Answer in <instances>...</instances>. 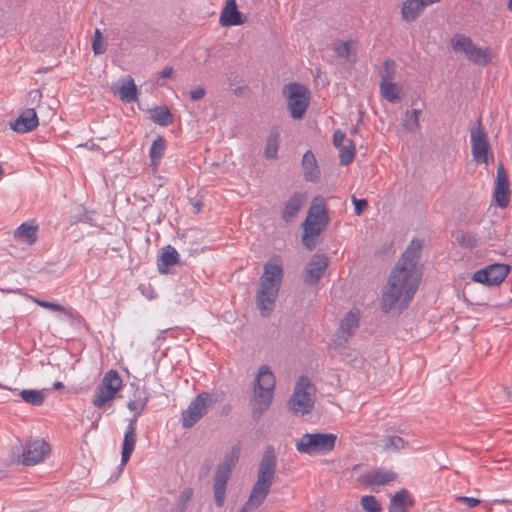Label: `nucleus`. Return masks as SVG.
<instances>
[{
  "mask_svg": "<svg viewBox=\"0 0 512 512\" xmlns=\"http://www.w3.org/2000/svg\"><path fill=\"white\" fill-rule=\"evenodd\" d=\"M345 133H343L341 130H336L333 133V145L336 148H340L343 146V141L345 140Z\"/></svg>",
  "mask_w": 512,
  "mask_h": 512,
  "instance_id": "47",
  "label": "nucleus"
},
{
  "mask_svg": "<svg viewBox=\"0 0 512 512\" xmlns=\"http://www.w3.org/2000/svg\"><path fill=\"white\" fill-rule=\"evenodd\" d=\"M166 140L162 136H158L153 142L149 150L151 165L157 168L164 156L166 150Z\"/></svg>",
  "mask_w": 512,
  "mask_h": 512,
  "instance_id": "29",
  "label": "nucleus"
},
{
  "mask_svg": "<svg viewBox=\"0 0 512 512\" xmlns=\"http://www.w3.org/2000/svg\"><path fill=\"white\" fill-rule=\"evenodd\" d=\"M329 224V217L327 215L324 199L316 196L308 211L307 218L303 224L304 231L314 236H319L321 232Z\"/></svg>",
  "mask_w": 512,
  "mask_h": 512,
  "instance_id": "12",
  "label": "nucleus"
},
{
  "mask_svg": "<svg viewBox=\"0 0 512 512\" xmlns=\"http://www.w3.org/2000/svg\"><path fill=\"white\" fill-rule=\"evenodd\" d=\"M510 267L506 264L495 263L476 271L472 280L486 286H499L507 277Z\"/></svg>",
  "mask_w": 512,
  "mask_h": 512,
  "instance_id": "15",
  "label": "nucleus"
},
{
  "mask_svg": "<svg viewBox=\"0 0 512 512\" xmlns=\"http://www.w3.org/2000/svg\"><path fill=\"white\" fill-rule=\"evenodd\" d=\"M260 286L256 294V304L263 317H267L274 309L275 301L283 279V268L279 258L264 264Z\"/></svg>",
  "mask_w": 512,
  "mask_h": 512,
  "instance_id": "2",
  "label": "nucleus"
},
{
  "mask_svg": "<svg viewBox=\"0 0 512 512\" xmlns=\"http://www.w3.org/2000/svg\"><path fill=\"white\" fill-rule=\"evenodd\" d=\"M421 114H422V109H413L410 111L411 117L412 118L415 117L416 120H419Z\"/></svg>",
  "mask_w": 512,
  "mask_h": 512,
  "instance_id": "51",
  "label": "nucleus"
},
{
  "mask_svg": "<svg viewBox=\"0 0 512 512\" xmlns=\"http://www.w3.org/2000/svg\"><path fill=\"white\" fill-rule=\"evenodd\" d=\"M193 496V490L190 487L185 488L178 499V508L181 512L187 509V504Z\"/></svg>",
  "mask_w": 512,
  "mask_h": 512,
  "instance_id": "43",
  "label": "nucleus"
},
{
  "mask_svg": "<svg viewBox=\"0 0 512 512\" xmlns=\"http://www.w3.org/2000/svg\"><path fill=\"white\" fill-rule=\"evenodd\" d=\"M201 206H202V204H201V203H199V202H197V203H195V204H194V208L196 209V211H197V212H198V211H200Z\"/></svg>",
  "mask_w": 512,
  "mask_h": 512,
  "instance_id": "54",
  "label": "nucleus"
},
{
  "mask_svg": "<svg viewBox=\"0 0 512 512\" xmlns=\"http://www.w3.org/2000/svg\"><path fill=\"white\" fill-rule=\"evenodd\" d=\"M455 241L466 248H474L478 244V239L474 235L462 230L456 232Z\"/></svg>",
  "mask_w": 512,
  "mask_h": 512,
  "instance_id": "40",
  "label": "nucleus"
},
{
  "mask_svg": "<svg viewBox=\"0 0 512 512\" xmlns=\"http://www.w3.org/2000/svg\"><path fill=\"white\" fill-rule=\"evenodd\" d=\"M352 41H336L332 44V50L339 58H345L348 61H354L355 53L351 51Z\"/></svg>",
  "mask_w": 512,
  "mask_h": 512,
  "instance_id": "33",
  "label": "nucleus"
},
{
  "mask_svg": "<svg viewBox=\"0 0 512 512\" xmlns=\"http://www.w3.org/2000/svg\"><path fill=\"white\" fill-rule=\"evenodd\" d=\"M360 504L366 512H382V505L374 495L362 496Z\"/></svg>",
  "mask_w": 512,
  "mask_h": 512,
  "instance_id": "39",
  "label": "nucleus"
},
{
  "mask_svg": "<svg viewBox=\"0 0 512 512\" xmlns=\"http://www.w3.org/2000/svg\"><path fill=\"white\" fill-rule=\"evenodd\" d=\"M206 94V90L203 87H197L189 92L190 99L197 101L202 99Z\"/></svg>",
  "mask_w": 512,
  "mask_h": 512,
  "instance_id": "48",
  "label": "nucleus"
},
{
  "mask_svg": "<svg viewBox=\"0 0 512 512\" xmlns=\"http://www.w3.org/2000/svg\"><path fill=\"white\" fill-rule=\"evenodd\" d=\"M34 301L40 307H43V308H46V309H49L52 311H56V312H61V313L65 314L66 316H68L69 318L77 320L78 322L83 321L82 317L79 315V313L77 311H75L73 309H67L66 307H64L61 304L46 301V300H38V299H35Z\"/></svg>",
  "mask_w": 512,
  "mask_h": 512,
  "instance_id": "30",
  "label": "nucleus"
},
{
  "mask_svg": "<svg viewBox=\"0 0 512 512\" xmlns=\"http://www.w3.org/2000/svg\"><path fill=\"white\" fill-rule=\"evenodd\" d=\"M303 175L306 181L315 182L320 177V170L316 157L311 150H307L302 157Z\"/></svg>",
  "mask_w": 512,
  "mask_h": 512,
  "instance_id": "24",
  "label": "nucleus"
},
{
  "mask_svg": "<svg viewBox=\"0 0 512 512\" xmlns=\"http://www.w3.org/2000/svg\"><path fill=\"white\" fill-rule=\"evenodd\" d=\"M336 440L337 436L332 433H305L295 447L299 453L326 454L334 449Z\"/></svg>",
  "mask_w": 512,
  "mask_h": 512,
  "instance_id": "7",
  "label": "nucleus"
},
{
  "mask_svg": "<svg viewBox=\"0 0 512 512\" xmlns=\"http://www.w3.org/2000/svg\"><path fill=\"white\" fill-rule=\"evenodd\" d=\"M348 145H343L339 149V159L341 165H348L351 163L355 157V144L352 140L348 141Z\"/></svg>",
  "mask_w": 512,
  "mask_h": 512,
  "instance_id": "38",
  "label": "nucleus"
},
{
  "mask_svg": "<svg viewBox=\"0 0 512 512\" xmlns=\"http://www.w3.org/2000/svg\"><path fill=\"white\" fill-rule=\"evenodd\" d=\"M307 196L302 192H295L284 204L281 218L285 222H290L302 209Z\"/></svg>",
  "mask_w": 512,
  "mask_h": 512,
  "instance_id": "22",
  "label": "nucleus"
},
{
  "mask_svg": "<svg viewBox=\"0 0 512 512\" xmlns=\"http://www.w3.org/2000/svg\"><path fill=\"white\" fill-rule=\"evenodd\" d=\"M179 261V254L175 248L168 245L161 253L158 259V271L161 274L167 273V268L177 264Z\"/></svg>",
  "mask_w": 512,
  "mask_h": 512,
  "instance_id": "27",
  "label": "nucleus"
},
{
  "mask_svg": "<svg viewBox=\"0 0 512 512\" xmlns=\"http://www.w3.org/2000/svg\"><path fill=\"white\" fill-rule=\"evenodd\" d=\"M408 442L400 436H387L383 439L382 450L387 453H396L407 448Z\"/></svg>",
  "mask_w": 512,
  "mask_h": 512,
  "instance_id": "32",
  "label": "nucleus"
},
{
  "mask_svg": "<svg viewBox=\"0 0 512 512\" xmlns=\"http://www.w3.org/2000/svg\"><path fill=\"white\" fill-rule=\"evenodd\" d=\"M316 236L312 234H308L306 231H304L303 235V244L309 249L312 250L316 246L315 238Z\"/></svg>",
  "mask_w": 512,
  "mask_h": 512,
  "instance_id": "49",
  "label": "nucleus"
},
{
  "mask_svg": "<svg viewBox=\"0 0 512 512\" xmlns=\"http://www.w3.org/2000/svg\"><path fill=\"white\" fill-rule=\"evenodd\" d=\"M421 248V241L413 239L391 271L381 296V310L384 313H389L393 308L403 310L413 299L421 280L417 267Z\"/></svg>",
  "mask_w": 512,
  "mask_h": 512,
  "instance_id": "1",
  "label": "nucleus"
},
{
  "mask_svg": "<svg viewBox=\"0 0 512 512\" xmlns=\"http://www.w3.org/2000/svg\"><path fill=\"white\" fill-rule=\"evenodd\" d=\"M395 72L394 60L388 59L384 63V70L381 74V81H391Z\"/></svg>",
  "mask_w": 512,
  "mask_h": 512,
  "instance_id": "44",
  "label": "nucleus"
},
{
  "mask_svg": "<svg viewBox=\"0 0 512 512\" xmlns=\"http://www.w3.org/2000/svg\"><path fill=\"white\" fill-rule=\"evenodd\" d=\"M352 202L354 204L356 215H361L368 207V201L366 199H357L355 196H352Z\"/></svg>",
  "mask_w": 512,
  "mask_h": 512,
  "instance_id": "45",
  "label": "nucleus"
},
{
  "mask_svg": "<svg viewBox=\"0 0 512 512\" xmlns=\"http://www.w3.org/2000/svg\"><path fill=\"white\" fill-rule=\"evenodd\" d=\"M507 397L512 401V387L507 390Z\"/></svg>",
  "mask_w": 512,
  "mask_h": 512,
  "instance_id": "53",
  "label": "nucleus"
},
{
  "mask_svg": "<svg viewBox=\"0 0 512 512\" xmlns=\"http://www.w3.org/2000/svg\"><path fill=\"white\" fill-rule=\"evenodd\" d=\"M402 126L406 131L414 132L419 129L420 124L419 120H416L415 117H411L410 110H406L404 117L402 118Z\"/></svg>",
  "mask_w": 512,
  "mask_h": 512,
  "instance_id": "42",
  "label": "nucleus"
},
{
  "mask_svg": "<svg viewBox=\"0 0 512 512\" xmlns=\"http://www.w3.org/2000/svg\"><path fill=\"white\" fill-rule=\"evenodd\" d=\"M329 264L328 257L315 254L307 263L304 271V282L309 286L316 285L325 273Z\"/></svg>",
  "mask_w": 512,
  "mask_h": 512,
  "instance_id": "17",
  "label": "nucleus"
},
{
  "mask_svg": "<svg viewBox=\"0 0 512 512\" xmlns=\"http://www.w3.org/2000/svg\"><path fill=\"white\" fill-rule=\"evenodd\" d=\"M413 505L414 500L410 493L406 489H401L391 497L388 512H407Z\"/></svg>",
  "mask_w": 512,
  "mask_h": 512,
  "instance_id": "25",
  "label": "nucleus"
},
{
  "mask_svg": "<svg viewBox=\"0 0 512 512\" xmlns=\"http://www.w3.org/2000/svg\"><path fill=\"white\" fill-rule=\"evenodd\" d=\"M38 225L32 222H26L21 224L14 231V238L21 243L32 245L37 240Z\"/></svg>",
  "mask_w": 512,
  "mask_h": 512,
  "instance_id": "26",
  "label": "nucleus"
},
{
  "mask_svg": "<svg viewBox=\"0 0 512 512\" xmlns=\"http://www.w3.org/2000/svg\"><path fill=\"white\" fill-rule=\"evenodd\" d=\"M92 49L95 55L103 54L106 51V44L104 43L103 35L98 28L95 29L94 32Z\"/></svg>",
  "mask_w": 512,
  "mask_h": 512,
  "instance_id": "41",
  "label": "nucleus"
},
{
  "mask_svg": "<svg viewBox=\"0 0 512 512\" xmlns=\"http://www.w3.org/2000/svg\"><path fill=\"white\" fill-rule=\"evenodd\" d=\"M509 179L502 163L498 164L497 176L495 181L494 199L497 205L501 208H505L509 204Z\"/></svg>",
  "mask_w": 512,
  "mask_h": 512,
  "instance_id": "18",
  "label": "nucleus"
},
{
  "mask_svg": "<svg viewBox=\"0 0 512 512\" xmlns=\"http://www.w3.org/2000/svg\"><path fill=\"white\" fill-rule=\"evenodd\" d=\"M457 502L466 504L469 508L476 507L480 504V500L474 497L459 496L456 498Z\"/></svg>",
  "mask_w": 512,
  "mask_h": 512,
  "instance_id": "46",
  "label": "nucleus"
},
{
  "mask_svg": "<svg viewBox=\"0 0 512 512\" xmlns=\"http://www.w3.org/2000/svg\"><path fill=\"white\" fill-rule=\"evenodd\" d=\"M239 458V449L233 448L225 455L223 461L218 464L214 476V499L218 507H222L225 502L226 485L230 478L232 468Z\"/></svg>",
  "mask_w": 512,
  "mask_h": 512,
  "instance_id": "8",
  "label": "nucleus"
},
{
  "mask_svg": "<svg viewBox=\"0 0 512 512\" xmlns=\"http://www.w3.org/2000/svg\"><path fill=\"white\" fill-rule=\"evenodd\" d=\"M451 47L455 52L463 53L472 63L485 66L490 61L489 48H480L476 46L470 37L464 34H455L451 38Z\"/></svg>",
  "mask_w": 512,
  "mask_h": 512,
  "instance_id": "9",
  "label": "nucleus"
},
{
  "mask_svg": "<svg viewBox=\"0 0 512 512\" xmlns=\"http://www.w3.org/2000/svg\"><path fill=\"white\" fill-rule=\"evenodd\" d=\"M148 402V393L144 388L135 387L132 398L128 401V408L134 412V419L128 424L124 439L122 443L121 453V469L128 463L131 454L133 453L136 445L137 434H136V421L142 411L145 409Z\"/></svg>",
  "mask_w": 512,
  "mask_h": 512,
  "instance_id": "4",
  "label": "nucleus"
},
{
  "mask_svg": "<svg viewBox=\"0 0 512 512\" xmlns=\"http://www.w3.org/2000/svg\"><path fill=\"white\" fill-rule=\"evenodd\" d=\"M219 22L223 27L237 26L244 24L246 17L238 10L235 0H227L221 11Z\"/></svg>",
  "mask_w": 512,
  "mask_h": 512,
  "instance_id": "20",
  "label": "nucleus"
},
{
  "mask_svg": "<svg viewBox=\"0 0 512 512\" xmlns=\"http://www.w3.org/2000/svg\"><path fill=\"white\" fill-rule=\"evenodd\" d=\"M424 6L420 0H405L402 4L401 14L406 22L415 21L424 11Z\"/></svg>",
  "mask_w": 512,
  "mask_h": 512,
  "instance_id": "28",
  "label": "nucleus"
},
{
  "mask_svg": "<svg viewBox=\"0 0 512 512\" xmlns=\"http://www.w3.org/2000/svg\"><path fill=\"white\" fill-rule=\"evenodd\" d=\"M63 387H64V385H63V383H62V382H60V381H57V382H55V383L53 384V389H54V390H59V389H61V388H63Z\"/></svg>",
  "mask_w": 512,
  "mask_h": 512,
  "instance_id": "52",
  "label": "nucleus"
},
{
  "mask_svg": "<svg viewBox=\"0 0 512 512\" xmlns=\"http://www.w3.org/2000/svg\"><path fill=\"white\" fill-rule=\"evenodd\" d=\"M470 141L473 160L478 164L488 165L490 144L480 121L477 127L470 130Z\"/></svg>",
  "mask_w": 512,
  "mask_h": 512,
  "instance_id": "14",
  "label": "nucleus"
},
{
  "mask_svg": "<svg viewBox=\"0 0 512 512\" xmlns=\"http://www.w3.org/2000/svg\"><path fill=\"white\" fill-rule=\"evenodd\" d=\"M33 93H35V94H37L39 97H41V94H40L39 90H35V91H33ZM30 94H32V92H31Z\"/></svg>",
  "mask_w": 512,
  "mask_h": 512,
  "instance_id": "56",
  "label": "nucleus"
},
{
  "mask_svg": "<svg viewBox=\"0 0 512 512\" xmlns=\"http://www.w3.org/2000/svg\"><path fill=\"white\" fill-rule=\"evenodd\" d=\"M315 387L310 379L301 376L296 382L293 394L288 402L289 409L296 415H305L312 411L315 403Z\"/></svg>",
  "mask_w": 512,
  "mask_h": 512,
  "instance_id": "6",
  "label": "nucleus"
},
{
  "mask_svg": "<svg viewBox=\"0 0 512 512\" xmlns=\"http://www.w3.org/2000/svg\"><path fill=\"white\" fill-rule=\"evenodd\" d=\"M50 453V446L42 439L29 440L23 446L22 453L19 456L23 465H35L44 460Z\"/></svg>",
  "mask_w": 512,
  "mask_h": 512,
  "instance_id": "16",
  "label": "nucleus"
},
{
  "mask_svg": "<svg viewBox=\"0 0 512 512\" xmlns=\"http://www.w3.org/2000/svg\"><path fill=\"white\" fill-rule=\"evenodd\" d=\"M398 475L392 470L377 468L361 475L360 481L365 485H385L396 481Z\"/></svg>",
  "mask_w": 512,
  "mask_h": 512,
  "instance_id": "21",
  "label": "nucleus"
},
{
  "mask_svg": "<svg viewBox=\"0 0 512 512\" xmlns=\"http://www.w3.org/2000/svg\"><path fill=\"white\" fill-rule=\"evenodd\" d=\"M358 310H350L341 321L340 328L336 336L346 342L357 330L359 326Z\"/></svg>",
  "mask_w": 512,
  "mask_h": 512,
  "instance_id": "23",
  "label": "nucleus"
},
{
  "mask_svg": "<svg viewBox=\"0 0 512 512\" xmlns=\"http://www.w3.org/2000/svg\"><path fill=\"white\" fill-rule=\"evenodd\" d=\"M287 97V107L294 119H301L309 105V94L305 86L299 83H290L283 88Z\"/></svg>",
  "mask_w": 512,
  "mask_h": 512,
  "instance_id": "11",
  "label": "nucleus"
},
{
  "mask_svg": "<svg viewBox=\"0 0 512 512\" xmlns=\"http://www.w3.org/2000/svg\"><path fill=\"white\" fill-rule=\"evenodd\" d=\"M22 400L33 406H41L44 403L45 395L40 390L25 389L19 392Z\"/></svg>",
  "mask_w": 512,
  "mask_h": 512,
  "instance_id": "35",
  "label": "nucleus"
},
{
  "mask_svg": "<svg viewBox=\"0 0 512 512\" xmlns=\"http://www.w3.org/2000/svg\"><path fill=\"white\" fill-rule=\"evenodd\" d=\"M275 376L268 365H262L254 380L253 412L262 414L272 401Z\"/></svg>",
  "mask_w": 512,
  "mask_h": 512,
  "instance_id": "5",
  "label": "nucleus"
},
{
  "mask_svg": "<svg viewBox=\"0 0 512 512\" xmlns=\"http://www.w3.org/2000/svg\"><path fill=\"white\" fill-rule=\"evenodd\" d=\"M380 90L382 96L391 103H396L400 100L399 89L395 83L391 81H381Z\"/></svg>",
  "mask_w": 512,
  "mask_h": 512,
  "instance_id": "36",
  "label": "nucleus"
},
{
  "mask_svg": "<svg viewBox=\"0 0 512 512\" xmlns=\"http://www.w3.org/2000/svg\"><path fill=\"white\" fill-rule=\"evenodd\" d=\"M150 119L154 123L164 127L173 123V115L166 106L155 107L151 110Z\"/></svg>",
  "mask_w": 512,
  "mask_h": 512,
  "instance_id": "31",
  "label": "nucleus"
},
{
  "mask_svg": "<svg viewBox=\"0 0 512 512\" xmlns=\"http://www.w3.org/2000/svg\"><path fill=\"white\" fill-rule=\"evenodd\" d=\"M38 125V116L33 108L25 109L13 122H10V128L22 134L35 130Z\"/></svg>",
  "mask_w": 512,
  "mask_h": 512,
  "instance_id": "19",
  "label": "nucleus"
},
{
  "mask_svg": "<svg viewBox=\"0 0 512 512\" xmlns=\"http://www.w3.org/2000/svg\"><path fill=\"white\" fill-rule=\"evenodd\" d=\"M278 142H279V132L274 130L268 136L266 147H265V157L268 159H276L278 154Z\"/></svg>",
  "mask_w": 512,
  "mask_h": 512,
  "instance_id": "37",
  "label": "nucleus"
},
{
  "mask_svg": "<svg viewBox=\"0 0 512 512\" xmlns=\"http://www.w3.org/2000/svg\"><path fill=\"white\" fill-rule=\"evenodd\" d=\"M173 74L172 67H165L159 74V78H170Z\"/></svg>",
  "mask_w": 512,
  "mask_h": 512,
  "instance_id": "50",
  "label": "nucleus"
},
{
  "mask_svg": "<svg viewBox=\"0 0 512 512\" xmlns=\"http://www.w3.org/2000/svg\"><path fill=\"white\" fill-rule=\"evenodd\" d=\"M118 93L120 99L125 102H132L136 100L137 87L131 77H129V79L126 82L121 84V86L118 89Z\"/></svg>",
  "mask_w": 512,
  "mask_h": 512,
  "instance_id": "34",
  "label": "nucleus"
},
{
  "mask_svg": "<svg viewBox=\"0 0 512 512\" xmlns=\"http://www.w3.org/2000/svg\"><path fill=\"white\" fill-rule=\"evenodd\" d=\"M276 472V456L273 447L268 446L261 458L257 480L246 503L238 512H248L261 506L271 490Z\"/></svg>",
  "mask_w": 512,
  "mask_h": 512,
  "instance_id": "3",
  "label": "nucleus"
},
{
  "mask_svg": "<svg viewBox=\"0 0 512 512\" xmlns=\"http://www.w3.org/2000/svg\"><path fill=\"white\" fill-rule=\"evenodd\" d=\"M121 387L122 379L119 376V373L114 369H110L106 372L101 383L97 387L92 399V404L96 408H103L114 399L116 393L121 389Z\"/></svg>",
  "mask_w": 512,
  "mask_h": 512,
  "instance_id": "10",
  "label": "nucleus"
},
{
  "mask_svg": "<svg viewBox=\"0 0 512 512\" xmlns=\"http://www.w3.org/2000/svg\"><path fill=\"white\" fill-rule=\"evenodd\" d=\"M508 9L512 11V0L508 1Z\"/></svg>",
  "mask_w": 512,
  "mask_h": 512,
  "instance_id": "55",
  "label": "nucleus"
},
{
  "mask_svg": "<svg viewBox=\"0 0 512 512\" xmlns=\"http://www.w3.org/2000/svg\"><path fill=\"white\" fill-rule=\"evenodd\" d=\"M212 395L208 392L198 394L189 404L187 409L182 412V426L191 428L204 416L208 408L212 405Z\"/></svg>",
  "mask_w": 512,
  "mask_h": 512,
  "instance_id": "13",
  "label": "nucleus"
}]
</instances>
